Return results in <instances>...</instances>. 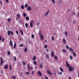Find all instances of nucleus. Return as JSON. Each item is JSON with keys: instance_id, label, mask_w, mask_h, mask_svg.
<instances>
[{"instance_id": "nucleus-1", "label": "nucleus", "mask_w": 79, "mask_h": 79, "mask_svg": "<svg viewBox=\"0 0 79 79\" xmlns=\"http://www.w3.org/2000/svg\"><path fill=\"white\" fill-rule=\"evenodd\" d=\"M7 33L8 35H10V34H11L12 35H13L14 33L12 31H7Z\"/></svg>"}, {"instance_id": "nucleus-2", "label": "nucleus", "mask_w": 79, "mask_h": 79, "mask_svg": "<svg viewBox=\"0 0 79 79\" xmlns=\"http://www.w3.org/2000/svg\"><path fill=\"white\" fill-rule=\"evenodd\" d=\"M27 9L28 11H31L32 10V8H31V7L30 6H28Z\"/></svg>"}, {"instance_id": "nucleus-3", "label": "nucleus", "mask_w": 79, "mask_h": 79, "mask_svg": "<svg viewBox=\"0 0 79 79\" xmlns=\"http://www.w3.org/2000/svg\"><path fill=\"white\" fill-rule=\"evenodd\" d=\"M69 71H73V67L71 66L69 67Z\"/></svg>"}, {"instance_id": "nucleus-4", "label": "nucleus", "mask_w": 79, "mask_h": 79, "mask_svg": "<svg viewBox=\"0 0 79 79\" xmlns=\"http://www.w3.org/2000/svg\"><path fill=\"white\" fill-rule=\"evenodd\" d=\"M66 66L67 67H68V68L69 67V66H70V65L68 64V61L67 60L66 61Z\"/></svg>"}, {"instance_id": "nucleus-5", "label": "nucleus", "mask_w": 79, "mask_h": 79, "mask_svg": "<svg viewBox=\"0 0 79 79\" xmlns=\"http://www.w3.org/2000/svg\"><path fill=\"white\" fill-rule=\"evenodd\" d=\"M37 73L39 76H42V73H41L40 71H38L37 72Z\"/></svg>"}, {"instance_id": "nucleus-6", "label": "nucleus", "mask_w": 79, "mask_h": 79, "mask_svg": "<svg viewBox=\"0 0 79 79\" xmlns=\"http://www.w3.org/2000/svg\"><path fill=\"white\" fill-rule=\"evenodd\" d=\"M55 54V52L54 51H52L51 52V55L52 57L53 58L54 57V54Z\"/></svg>"}, {"instance_id": "nucleus-7", "label": "nucleus", "mask_w": 79, "mask_h": 79, "mask_svg": "<svg viewBox=\"0 0 79 79\" xmlns=\"http://www.w3.org/2000/svg\"><path fill=\"white\" fill-rule=\"evenodd\" d=\"M47 72L49 74H50V75H52V72H51V71H50V70L48 69L47 70Z\"/></svg>"}, {"instance_id": "nucleus-8", "label": "nucleus", "mask_w": 79, "mask_h": 79, "mask_svg": "<svg viewBox=\"0 0 79 79\" xmlns=\"http://www.w3.org/2000/svg\"><path fill=\"white\" fill-rule=\"evenodd\" d=\"M8 68V65L7 64H6L4 66V69H7Z\"/></svg>"}, {"instance_id": "nucleus-9", "label": "nucleus", "mask_w": 79, "mask_h": 79, "mask_svg": "<svg viewBox=\"0 0 79 79\" xmlns=\"http://www.w3.org/2000/svg\"><path fill=\"white\" fill-rule=\"evenodd\" d=\"M1 65H2L3 63V60L2 59V57H1Z\"/></svg>"}, {"instance_id": "nucleus-10", "label": "nucleus", "mask_w": 79, "mask_h": 79, "mask_svg": "<svg viewBox=\"0 0 79 79\" xmlns=\"http://www.w3.org/2000/svg\"><path fill=\"white\" fill-rule=\"evenodd\" d=\"M10 47H13V42L11 40L10 41Z\"/></svg>"}, {"instance_id": "nucleus-11", "label": "nucleus", "mask_w": 79, "mask_h": 79, "mask_svg": "<svg viewBox=\"0 0 79 79\" xmlns=\"http://www.w3.org/2000/svg\"><path fill=\"white\" fill-rule=\"evenodd\" d=\"M69 51H70V52H74L73 49L71 47H70L69 48Z\"/></svg>"}, {"instance_id": "nucleus-12", "label": "nucleus", "mask_w": 79, "mask_h": 79, "mask_svg": "<svg viewBox=\"0 0 79 79\" xmlns=\"http://www.w3.org/2000/svg\"><path fill=\"white\" fill-rule=\"evenodd\" d=\"M40 37L41 38V40H42L44 39V36H43V35H41L40 36Z\"/></svg>"}, {"instance_id": "nucleus-13", "label": "nucleus", "mask_w": 79, "mask_h": 79, "mask_svg": "<svg viewBox=\"0 0 79 79\" xmlns=\"http://www.w3.org/2000/svg\"><path fill=\"white\" fill-rule=\"evenodd\" d=\"M62 40L64 44H66V40L64 38Z\"/></svg>"}, {"instance_id": "nucleus-14", "label": "nucleus", "mask_w": 79, "mask_h": 79, "mask_svg": "<svg viewBox=\"0 0 79 79\" xmlns=\"http://www.w3.org/2000/svg\"><path fill=\"white\" fill-rule=\"evenodd\" d=\"M30 25L31 28H32L33 27V24H32V23H30Z\"/></svg>"}, {"instance_id": "nucleus-15", "label": "nucleus", "mask_w": 79, "mask_h": 79, "mask_svg": "<svg viewBox=\"0 0 79 79\" xmlns=\"http://www.w3.org/2000/svg\"><path fill=\"white\" fill-rule=\"evenodd\" d=\"M27 68H28V70H30V66L29 64L27 65Z\"/></svg>"}, {"instance_id": "nucleus-16", "label": "nucleus", "mask_w": 79, "mask_h": 79, "mask_svg": "<svg viewBox=\"0 0 79 79\" xmlns=\"http://www.w3.org/2000/svg\"><path fill=\"white\" fill-rule=\"evenodd\" d=\"M26 20H27V21H29V17L28 16L27 17H26Z\"/></svg>"}, {"instance_id": "nucleus-17", "label": "nucleus", "mask_w": 79, "mask_h": 79, "mask_svg": "<svg viewBox=\"0 0 79 79\" xmlns=\"http://www.w3.org/2000/svg\"><path fill=\"white\" fill-rule=\"evenodd\" d=\"M36 60V57L35 56H34L33 57V61H35Z\"/></svg>"}, {"instance_id": "nucleus-18", "label": "nucleus", "mask_w": 79, "mask_h": 79, "mask_svg": "<svg viewBox=\"0 0 79 79\" xmlns=\"http://www.w3.org/2000/svg\"><path fill=\"white\" fill-rule=\"evenodd\" d=\"M73 56H75V57L76 56V53L74 52H73Z\"/></svg>"}, {"instance_id": "nucleus-19", "label": "nucleus", "mask_w": 79, "mask_h": 79, "mask_svg": "<svg viewBox=\"0 0 79 79\" xmlns=\"http://www.w3.org/2000/svg\"><path fill=\"white\" fill-rule=\"evenodd\" d=\"M16 43H14V48H16Z\"/></svg>"}, {"instance_id": "nucleus-20", "label": "nucleus", "mask_w": 79, "mask_h": 79, "mask_svg": "<svg viewBox=\"0 0 79 79\" xmlns=\"http://www.w3.org/2000/svg\"><path fill=\"white\" fill-rule=\"evenodd\" d=\"M45 57H46V56H47L48 58V59H49V56H48V55L47 54H45Z\"/></svg>"}, {"instance_id": "nucleus-21", "label": "nucleus", "mask_w": 79, "mask_h": 79, "mask_svg": "<svg viewBox=\"0 0 79 79\" xmlns=\"http://www.w3.org/2000/svg\"><path fill=\"white\" fill-rule=\"evenodd\" d=\"M23 16L24 17H25L26 16V13H24L23 14Z\"/></svg>"}, {"instance_id": "nucleus-22", "label": "nucleus", "mask_w": 79, "mask_h": 79, "mask_svg": "<svg viewBox=\"0 0 79 79\" xmlns=\"http://www.w3.org/2000/svg\"><path fill=\"white\" fill-rule=\"evenodd\" d=\"M33 64H34L35 65H36L37 64V61H35L33 62Z\"/></svg>"}, {"instance_id": "nucleus-23", "label": "nucleus", "mask_w": 79, "mask_h": 79, "mask_svg": "<svg viewBox=\"0 0 79 79\" xmlns=\"http://www.w3.org/2000/svg\"><path fill=\"white\" fill-rule=\"evenodd\" d=\"M40 67L41 68H42L43 67V64L41 63L40 64Z\"/></svg>"}, {"instance_id": "nucleus-24", "label": "nucleus", "mask_w": 79, "mask_h": 79, "mask_svg": "<svg viewBox=\"0 0 79 79\" xmlns=\"http://www.w3.org/2000/svg\"><path fill=\"white\" fill-rule=\"evenodd\" d=\"M60 70L61 71H62V73H63L64 72V71H63V69L61 68H60Z\"/></svg>"}, {"instance_id": "nucleus-25", "label": "nucleus", "mask_w": 79, "mask_h": 79, "mask_svg": "<svg viewBox=\"0 0 79 79\" xmlns=\"http://www.w3.org/2000/svg\"><path fill=\"white\" fill-rule=\"evenodd\" d=\"M20 31L22 35H23V32L22 31H21V30H20Z\"/></svg>"}, {"instance_id": "nucleus-26", "label": "nucleus", "mask_w": 79, "mask_h": 79, "mask_svg": "<svg viewBox=\"0 0 79 79\" xmlns=\"http://www.w3.org/2000/svg\"><path fill=\"white\" fill-rule=\"evenodd\" d=\"M62 52H64V53H66V50L64 49H63L62 50Z\"/></svg>"}, {"instance_id": "nucleus-27", "label": "nucleus", "mask_w": 79, "mask_h": 79, "mask_svg": "<svg viewBox=\"0 0 79 79\" xmlns=\"http://www.w3.org/2000/svg\"><path fill=\"white\" fill-rule=\"evenodd\" d=\"M28 26V24L27 23H25V27L26 28H27V27Z\"/></svg>"}, {"instance_id": "nucleus-28", "label": "nucleus", "mask_w": 79, "mask_h": 79, "mask_svg": "<svg viewBox=\"0 0 79 79\" xmlns=\"http://www.w3.org/2000/svg\"><path fill=\"white\" fill-rule=\"evenodd\" d=\"M48 13H49V10H48L47 13H46V14L45 15V16H47V15L48 14Z\"/></svg>"}, {"instance_id": "nucleus-29", "label": "nucleus", "mask_w": 79, "mask_h": 79, "mask_svg": "<svg viewBox=\"0 0 79 79\" xmlns=\"http://www.w3.org/2000/svg\"><path fill=\"white\" fill-rule=\"evenodd\" d=\"M55 59L56 60H57L58 59V57H57V56H55Z\"/></svg>"}, {"instance_id": "nucleus-30", "label": "nucleus", "mask_w": 79, "mask_h": 79, "mask_svg": "<svg viewBox=\"0 0 79 79\" xmlns=\"http://www.w3.org/2000/svg\"><path fill=\"white\" fill-rule=\"evenodd\" d=\"M65 35H66V36H68V32H67L65 31Z\"/></svg>"}, {"instance_id": "nucleus-31", "label": "nucleus", "mask_w": 79, "mask_h": 79, "mask_svg": "<svg viewBox=\"0 0 79 79\" xmlns=\"http://www.w3.org/2000/svg\"><path fill=\"white\" fill-rule=\"evenodd\" d=\"M51 1H52V2L53 3H54V4H55V1L54 0H51Z\"/></svg>"}, {"instance_id": "nucleus-32", "label": "nucleus", "mask_w": 79, "mask_h": 79, "mask_svg": "<svg viewBox=\"0 0 79 79\" xmlns=\"http://www.w3.org/2000/svg\"><path fill=\"white\" fill-rule=\"evenodd\" d=\"M39 34L40 35H42V33H41V31H40V30L39 32Z\"/></svg>"}, {"instance_id": "nucleus-33", "label": "nucleus", "mask_w": 79, "mask_h": 79, "mask_svg": "<svg viewBox=\"0 0 79 79\" xmlns=\"http://www.w3.org/2000/svg\"><path fill=\"white\" fill-rule=\"evenodd\" d=\"M14 60H15V61H16V56L14 57Z\"/></svg>"}, {"instance_id": "nucleus-34", "label": "nucleus", "mask_w": 79, "mask_h": 79, "mask_svg": "<svg viewBox=\"0 0 79 79\" xmlns=\"http://www.w3.org/2000/svg\"><path fill=\"white\" fill-rule=\"evenodd\" d=\"M27 49L26 48L25 49V52H27Z\"/></svg>"}, {"instance_id": "nucleus-35", "label": "nucleus", "mask_w": 79, "mask_h": 79, "mask_svg": "<svg viewBox=\"0 0 79 79\" xmlns=\"http://www.w3.org/2000/svg\"><path fill=\"white\" fill-rule=\"evenodd\" d=\"M27 4H25V8H27Z\"/></svg>"}, {"instance_id": "nucleus-36", "label": "nucleus", "mask_w": 79, "mask_h": 79, "mask_svg": "<svg viewBox=\"0 0 79 79\" xmlns=\"http://www.w3.org/2000/svg\"><path fill=\"white\" fill-rule=\"evenodd\" d=\"M21 8L22 9H24V6L22 5L21 6Z\"/></svg>"}, {"instance_id": "nucleus-37", "label": "nucleus", "mask_w": 79, "mask_h": 79, "mask_svg": "<svg viewBox=\"0 0 79 79\" xmlns=\"http://www.w3.org/2000/svg\"><path fill=\"white\" fill-rule=\"evenodd\" d=\"M7 54L8 55H10V52L9 51H7Z\"/></svg>"}, {"instance_id": "nucleus-38", "label": "nucleus", "mask_w": 79, "mask_h": 79, "mask_svg": "<svg viewBox=\"0 0 79 79\" xmlns=\"http://www.w3.org/2000/svg\"><path fill=\"white\" fill-rule=\"evenodd\" d=\"M34 34H32V39H34Z\"/></svg>"}, {"instance_id": "nucleus-39", "label": "nucleus", "mask_w": 79, "mask_h": 79, "mask_svg": "<svg viewBox=\"0 0 79 79\" xmlns=\"http://www.w3.org/2000/svg\"><path fill=\"white\" fill-rule=\"evenodd\" d=\"M11 21V19L10 18H9L8 19V22H10Z\"/></svg>"}, {"instance_id": "nucleus-40", "label": "nucleus", "mask_w": 79, "mask_h": 79, "mask_svg": "<svg viewBox=\"0 0 79 79\" xmlns=\"http://www.w3.org/2000/svg\"><path fill=\"white\" fill-rule=\"evenodd\" d=\"M66 47L67 49H69V46H66Z\"/></svg>"}, {"instance_id": "nucleus-41", "label": "nucleus", "mask_w": 79, "mask_h": 79, "mask_svg": "<svg viewBox=\"0 0 79 79\" xmlns=\"http://www.w3.org/2000/svg\"><path fill=\"white\" fill-rule=\"evenodd\" d=\"M70 58L71 60H73V56H70Z\"/></svg>"}, {"instance_id": "nucleus-42", "label": "nucleus", "mask_w": 79, "mask_h": 79, "mask_svg": "<svg viewBox=\"0 0 79 79\" xmlns=\"http://www.w3.org/2000/svg\"><path fill=\"white\" fill-rule=\"evenodd\" d=\"M13 79H16V77H15V76H13Z\"/></svg>"}, {"instance_id": "nucleus-43", "label": "nucleus", "mask_w": 79, "mask_h": 79, "mask_svg": "<svg viewBox=\"0 0 79 79\" xmlns=\"http://www.w3.org/2000/svg\"><path fill=\"white\" fill-rule=\"evenodd\" d=\"M17 16H18V18H20V15L18 14L17 15Z\"/></svg>"}, {"instance_id": "nucleus-44", "label": "nucleus", "mask_w": 79, "mask_h": 79, "mask_svg": "<svg viewBox=\"0 0 79 79\" xmlns=\"http://www.w3.org/2000/svg\"><path fill=\"white\" fill-rule=\"evenodd\" d=\"M4 40H5V38H3L2 40V42H4Z\"/></svg>"}, {"instance_id": "nucleus-45", "label": "nucleus", "mask_w": 79, "mask_h": 79, "mask_svg": "<svg viewBox=\"0 0 79 79\" xmlns=\"http://www.w3.org/2000/svg\"><path fill=\"white\" fill-rule=\"evenodd\" d=\"M47 47V44H46L44 46V48H46Z\"/></svg>"}, {"instance_id": "nucleus-46", "label": "nucleus", "mask_w": 79, "mask_h": 79, "mask_svg": "<svg viewBox=\"0 0 79 79\" xmlns=\"http://www.w3.org/2000/svg\"><path fill=\"white\" fill-rule=\"evenodd\" d=\"M77 15V18H79V13H78Z\"/></svg>"}, {"instance_id": "nucleus-47", "label": "nucleus", "mask_w": 79, "mask_h": 79, "mask_svg": "<svg viewBox=\"0 0 79 79\" xmlns=\"http://www.w3.org/2000/svg\"><path fill=\"white\" fill-rule=\"evenodd\" d=\"M0 3H1V5H3V4L2 3V2L1 0H0Z\"/></svg>"}, {"instance_id": "nucleus-48", "label": "nucleus", "mask_w": 79, "mask_h": 79, "mask_svg": "<svg viewBox=\"0 0 79 79\" xmlns=\"http://www.w3.org/2000/svg\"><path fill=\"white\" fill-rule=\"evenodd\" d=\"M26 73L27 74H29V71L28 72H26Z\"/></svg>"}, {"instance_id": "nucleus-49", "label": "nucleus", "mask_w": 79, "mask_h": 79, "mask_svg": "<svg viewBox=\"0 0 79 79\" xmlns=\"http://www.w3.org/2000/svg\"><path fill=\"white\" fill-rule=\"evenodd\" d=\"M10 70H11V65H10Z\"/></svg>"}, {"instance_id": "nucleus-50", "label": "nucleus", "mask_w": 79, "mask_h": 79, "mask_svg": "<svg viewBox=\"0 0 79 79\" xmlns=\"http://www.w3.org/2000/svg\"><path fill=\"white\" fill-rule=\"evenodd\" d=\"M72 13L73 15H76V13H75L74 12H72Z\"/></svg>"}, {"instance_id": "nucleus-51", "label": "nucleus", "mask_w": 79, "mask_h": 79, "mask_svg": "<svg viewBox=\"0 0 79 79\" xmlns=\"http://www.w3.org/2000/svg\"><path fill=\"white\" fill-rule=\"evenodd\" d=\"M59 74H62V72H60L59 73Z\"/></svg>"}, {"instance_id": "nucleus-52", "label": "nucleus", "mask_w": 79, "mask_h": 79, "mask_svg": "<svg viewBox=\"0 0 79 79\" xmlns=\"http://www.w3.org/2000/svg\"><path fill=\"white\" fill-rule=\"evenodd\" d=\"M20 47H23V45L21 44L19 45Z\"/></svg>"}, {"instance_id": "nucleus-53", "label": "nucleus", "mask_w": 79, "mask_h": 79, "mask_svg": "<svg viewBox=\"0 0 79 79\" xmlns=\"http://www.w3.org/2000/svg\"><path fill=\"white\" fill-rule=\"evenodd\" d=\"M6 3H8V2H9L8 0H6Z\"/></svg>"}, {"instance_id": "nucleus-54", "label": "nucleus", "mask_w": 79, "mask_h": 79, "mask_svg": "<svg viewBox=\"0 0 79 79\" xmlns=\"http://www.w3.org/2000/svg\"><path fill=\"white\" fill-rule=\"evenodd\" d=\"M31 74L33 75L34 74V71H32L31 72Z\"/></svg>"}, {"instance_id": "nucleus-55", "label": "nucleus", "mask_w": 79, "mask_h": 79, "mask_svg": "<svg viewBox=\"0 0 79 79\" xmlns=\"http://www.w3.org/2000/svg\"><path fill=\"white\" fill-rule=\"evenodd\" d=\"M16 32L17 34V35H18V31H16Z\"/></svg>"}, {"instance_id": "nucleus-56", "label": "nucleus", "mask_w": 79, "mask_h": 79, "mask_svg": "<svg viewBox=\"0 0 79 79\" xmlns=\"http://www.w3.org/2000/svg\"><path fill=\"white\" fill-rule=\"evenodd\" d=\"M52 40H54V38H53V36L52 37Z\"/></svg>"}, {"instance_id": "nucleus-57", "label": "nucleus", "mask_w": 79, "mask_h": 79, "mask_svg": "<svg viewBox=\"0 0 79 79\" xmlns=\"http://www.w3.org/2000/svg\"><path fill=\"white\" fill-rule=\"evenodd\" d=\"M39 22H38L37 24V26H39Z\"/></svg>"}, {"instance_id": "nucleus-58", "label": "nucleus", "mask_w": 79, "mask_h": 79, "mask_svg": "<svg viewBox=\"0 0 79 79\" xmlns=\"http://www.w3.org/2000/svg\"><path fill=\"white\" fill-rule=\"evenodd\" d=\"M45 79H48V77L46 76Z\"/></svg>"}, {"instance_id": "nucleus-59", "label": "nucleus", "mask_w": 79, "mask_h": 79, "mask_svg": "<svg viewBox=\"0 0 79 79\" xmlns=\"http://www.w3.org/2000/svg\"><path fill=\"white\" fill-rule=\"evenodd\" d=\"M2 40V37H1V36L0 35V40Z\"/></svg>"}, {"instance_id": "nucleus-60", "label": "nucleus", "mask_w": 79, "mask_h": 79, "mask_svg": "<svg viewBox=\"0 0 79 79\" xmlns=\"http://www.w3.org/2000/svg\"><path fill=\"white\" fill-rule=\"evenodd\" d=\"M23 65L25 66V65H26V64L24 62H23Z\"/></svg>"}, {"instance_id": "nucleus-61", "label": "nucleus", "mask_w": 79, "mask_h": 79, "mask_svg": "<svg viewBox=\"0 0 79 79\" xmlns=\"http://www.w3.org/2000/svg\"><path fill=\"white\" fill-rule=\"evenodd\" d=\"M46 51H47V52H49V51H48V49H46Z\"/></svg>"}, {"instance_id": "nucleus-62", "label": "nucleus", "mask_w": 79, "mask_h": 79, "mask_svg": "<svg viewBox=\"0 0 79 79\" xmlns=\"http://www.w3.org/2000/svg\"><path fill=\"white\" fill-rule=\"evenodd\" d=\"M75 69V68H73L72 69V70L73 71H74V70Z\"/></svg>"}, {"instance_id": "nucleus-63", "label": "nucleus", "mask_w": 79, "mask_h": 79, "mask_svg": "<svg viewBox=\"0 0 79 79\" xmlns=\"http://www.w3.org/2000/svg\"><path fill=\"white\" fill-rule=\"evenodd\" d=\"M31 23H34V21L33 20H31Z\"/></svg>"}, {"instance_id": "nucleus-64", "label": "nucleus", "mask_w": 79, "mask_h": 79, "mask_svg": "<svg viewBox=\"0 0 79 79\" xmlns=\"http://www.w3.org/2000/svg\"><path fill=\"white\" fill-rule=\"evenodd\" d=\"M78 77H79V71H78Z\"/></svg>"}]
</instances>
